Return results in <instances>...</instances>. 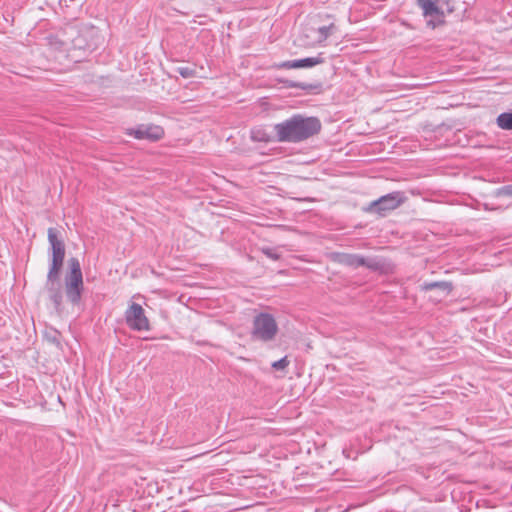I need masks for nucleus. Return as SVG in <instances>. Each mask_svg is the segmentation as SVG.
<instances>
[{"mask_svg": "<svg viewBox=\"0 0 512 512\" xmlns=\"http://www.w3.org/2000/svg\"><path fill=\"white\" fill-rule=\"evenodd\" d=\"M458 2H459L458 0H446L447 10L449 13H453L458 10H462V11L465 10L464 7L462 9H460V7L458 6V4H459Z\"/></svg>", "mask_w": 512, "mask_h": 512, "instance_id": "obj_18", "label": "nucleus"}, {"mask_svg": "<svg viewBox=\"0 0 512 512\" xmlns=\"http://www.w3.org/2000/svg\"><path fill=\"white\" fill-rule=\"evenodd\" d=\"M252 138L257 141H268V139L265 137H258L254 131L252 132Z\"/></svg>", "mask_w": 512, "mask_h": 512, "instance_id": "obj_22", "label": "nucleus"}, {"mask_svg": "<svg viewBox=\"0 0 512 512\" xmlns=\"http://www.w3.org/2000/svg\"><path fill=\"white\" fill-rule=\"evenodd\" d=\"M405 200L403 192L394 191L373 201L368 210L384 216L387 212L397 209Z\"/></svg>", "mask_w": 512, "mask_h": 512, "instance_id": "obj_5", "label": "nucleus"}, {"mask_svg": "<svg viewBox=\"0 0 512 512\" xmlns=\"http://www.w3.org/2000/svg\"><path fill=\"white\" fill-rule=\"evenodd\" d=\"M69 273L65 276V292L67 299L72 304H78L83 291V275L80 262L72 257L68 261Z\"/></svg>", "mask_w": 512, "mask_h": 512, "instance_id": "obj_4", "label": "nucleus"}, {"mask_svg": "<svg viewBox=\"0 0 512 512\" xmlns=\"http://www.w3.org/2000/svg\"><path fill=\"white\" fill-rule=\"evenodd\" d=\"M496 197H509L512 198V185H505L495 191Z\"/></svg>", "mask_w": 512, "mask_h": 512, "instance_id": "obj_16", "label": "nucleus"}, {"mask_svg": "<svg viewBox=\"0 0 512 512\" xmlns=\"http://www.w3.org/2000/svg\"><path fill=\"white\" fill-rule=\"evenodd\" d=\"M278 330L275 317L270 313L260 312L253 318L250 335L253 340L270 342L275 339Z\"/></svg>", "mask_w": 512, "mask_h": 512, "instance_id": "obj_3", "label": "nucleus"}, {"mask_svg": "<svg viewBox=\"0 0 512 512\" xmlns=\"http://www.w3.org/2000/svg\"><path fill=\"white\" fill-rule=\"evenodd\" d=\"M428 25H431L433 28L436 26L432 19L428 21Z\"/></svg>", "mask_w": 512, "mask_h": 512, "instance_id": "obj_23", "label": "nucleus"}, {"mask_svg": "<svg viewBox=\"0 0 512 512\" xmlns=\"http://www.w3.org/2000/svg\"><path fill=\"white\" fill-rule=\"evenodd\" d=\"M421 289L423 291L437 289L441 293V297H446L451 293L453 286L447 281L425 282L421 285Z\"/></svg>", "mask_w": 512, "mask_h": 512, "instance_id": "obj_12", "label": "nucleus"}, {"mask_svg": "<svg viewBox=\"0 0 512 512\" xmlns=\"http://www.w3.org/2000/svg\"><path fill=\"white\" fill-rule=\"evenodd\" d=\"M289 365V360L287 357H283L278 361L273 362L272 367L276 370H283Z\"/></svg>", "mask_w": 512, "mask_h": 512, "instance_id": "obj_19", "label": "nucleus"}, {"mask_svg": "<svg viewBox=\"0 0 512 512\" xmlns=\"http://www.w3.org/2000/svg\"><path fill=\"white\" fill-rule=\"evenodd\" d=\"M336 30L334 24H330L328 26L318 27L317 29L311 28L306 29V33L304 36L306 38H310L306 42L307 45L315 46L322 44L331 34H333Z\"/></svg>", "mask_w": 512, "mask_h": 512, "instance_id": "obj_7", "label": "nucleus"}, {"mask_svg": "<svg viewBox=\"0 0 512 512\" xmlns=\"http://www.w3.org/2000/svg\"><path fill=\"white\" fill-rule=\"evenodd\" d=\"M497 126L502 130H512V112H503L496 118Z\"/></svg>", "mask_w": 512, "mask_h": 512, "instance_id": "obj_14", "label": "nucleus"}, {"mask_svg": "<svg viewBox=\"0 0 512 512\" xmlns=\"http://www.w3.org/2000/svg\"><path fill=\"white\" fill-rule=\"evenodd\" d=\"M333 261L351 268L362 267V255L350 253H334L332 255Z\"/></svg>", "mask_w": 512, "mask_h": 512, "instance_id": "obj_10", "label": "nucleus"}, {"mask_svg": "<svg viewBox=\"0 0 512 512\" xmlns=\"http://www.w3.org/2000/svg\"><path fill=\"white\" fill-rule=\"evenodd\" d=\"M262 252L270 259L272 260H278L280 258V255L272 248L265 247L262 248Z\"/></svg>", "mask_w": 512, "mask_h": 512, "instance_id": "obj_20", "label": "nucleus"}, {"mask_svg": "<svg viewBox=\"0 0 512 512\" xmlns=\"http://www.w3.org/2000/svg\"><path fill=\"white\" fill-rule=\"evenodd\" d=\"M125 322L133 331L150 330V322L145 315V311L138 303L132 302L125 311Z\"/></svg>", "mask_w": 512, "mask_h": 512, "instance_id": "obj_6", "label": "nucleus"}, {"mask_svg": "<svg viewBox=\"0 0 512 512\" xmlns=\"http://www.w3.org/2000/svg\"><path fill=\"white\" fill-rule=\"evenodd\" d=\"M177 72L183 77V78H191L195 76V70L191 67H178Z\"/></svg>", "mask_w": 512, "mask_h": 512, "instance_id": "obj_17", "label": "nucleus"}, {"mask_svg": "<svg viewBox=\"0 0 512 512\" xmlns=\"http://www.w3.org/2000/svg\"><path fill=\"white\" fill-rule=\"evenodd\" d=\"M417 4L423 10V15L425 17H431L437 19L439 22H442L444 13L434 1L417 0Z\"/></svg>", "mask_w": 512, "mask_h": 512, "instance_id": "obj_11", "label": "nucleus"}, {"mask_svg": "<svg viewBox=\"0 0 512 512\" xmlns=\"http://www.w3.org/2000/svg\"><path fill=\"white\" fill-rule=\"evenodd\" d=\"M362 266L374 272H382L386 267L385 260L380 257H364L362 256Z\"/></svg>", "mask_w": 512, "mask_h": 512, "instance_id": "obj_13", "label": "nucleus"}, {"mask_svg": "<svg viewBox=\"0 0 512 512\" xmlns=\"http://www.w3.org/2000/svg\"><path fill=\"white\" fill-rule=\"evenodd\" d=\"M48 242L51 250V264L47 274L46 286H55L59 280L60 271L65 258V244L59 238V232L56 228L50 227L47 231Z\"/></svg>", "mask_w": 512, "mask_h": 512, "instance_id": "obj_2", "label": "nucleus"}, {"mask_svg": "<svg viewBox=\"0 0 512 512\" xmlns=\"http://www.w3.org/2000/svg\"><path fill=\"white\" fill-rule=\"evenodd\" d=\"M137 139L159 140L164 131L160 126H140L129 133Z\"/></svg>", "mask_w": 512, "mask_h": 512, "instance_id": "obj_9", "label": "nucleus"}, {"mask_svg": "<svg viewBox=\"0 0 512 512\" xmlns=\"http://www.w3.org/2000/svg\"><path fill=\"white\" fill-rule=\"evenodd\" d=\"M324 62V58L322 54H319L316 57H307L303 59L296 60H288L278 64V68L284 69H299V68H311L316 65L322 64Z\"/></svg>", "mask_w": 512, "mask_h": 512, "instance_id": "obj_8", "label": "nucleus"}, {"mask_svg": "<svg viewBox=\"0 0 512 512\" xmlns=\"http://www.w3.org/2000/svg\"><path fill=\"white\" fill-rule=\"evenodd\" d=\"M321 130V122L316 117H305L300 114L274 126L277 140L280 142L298 143L304 141Z\"/></svg>", "mask_w": 512, "mask_h": 512, "instance_id": "obj_1", "label": "nucleus"}, {"mask_svg": "<svg viewBox=\"0 0 512 512\" xmlns=\"http://www.w3.org/2000/svg\"><path fill=\"white\" fill-rule=\"evenodd\" d=\"M285 83L287 84L288 87H291V88H301V89H306L307 88L302 83H296V82H293V81H286Z\"/></svg>", "mask_w": 512, "mask_h": 512, "instance_id": "obj_21", "label": "nucleus"}, {"mask_svg": "<svg viewBox=\"0 0 512 512\" xmlns=\"http://www.w3.org/2000/svg\"><path fill=\"white\" fill-rule=\"evenodd\" d=\"M47 289L50 293V300L54 303L55 307L58 308L62 302V294L60 290L51 285L47 286Z\"/></svg>", "mask_w": 512, "mask_h": 512, "instance_id": "obj_15", "label": "nucleus"}]
</instances>
